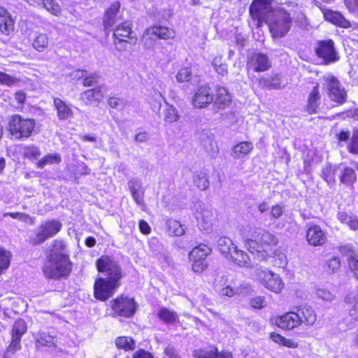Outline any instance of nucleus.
<instances>
[{
    "label": "nucleus",
    "mask_w": 358,
    "mask_h": 358,
    "mask_svg": "<svg viewBox=\"0 0 358 358\" xmlns=\"http://www.w3.org/2000/svg\"><path fill=\"white\" fill-rule=\"evenodd\" d=\"M271 68V62L268 55L262 52H253L248 55L246 60V73L250 81L253 83V72H265Z\"/></svg>",
    "instance_id": "obj_12"
},
{
    "label": "nucleus",
    "mask_w": 358,
    "mask_h": 358,
    "mask_svg": "<svg viewBox=\"0 0 358 358\" xmlns=\"http://www.w3.org/2000/svg\"><path fill=\"white\" fill-rule=\"evenodd\" d=\"M138 308V305L134 297L123 293L113 298L109 304L110 315L113 317L132 318Z\"/></svg>",
    "instance_id": "obj_5"
},
{
    "label": "nucleus",
    "mask_w": 358,
    "mask_h": 358,
    "mask_svg": "<svg viewBox=\"0 0 358 358\" xmlns=\"http://www.w3.org/2000/svg\"><path fill=\"white\" fill-rule=\"evenodd\" d=\"M122 101V100L117 96H111L108 97L107 103L111 108H117Z\"/></svg>",
    "instance_id": "obj_63"
},
{
    "label": "nucleus",
    "mask_w": 358,
    "mask_h": 358,
    "mask_svg": "<svg viewBox=\"0 0 358 358\" xmlns=\"http://www.w3.org/2000/svg\"><path fill=\"white\" fill-rule=\"evenodd\" d=\"M338 178L341 184L345 187H353L357 180V176L355 170L348 166H344L341 170Z\"/></svg>",
    "instance_id": "obj_30"
},
{
    "label": "nucleus",
    "mask_w": 358,
    "mask_h": 358,
    "mask_svg": "<svg viewBox=\"0 0 358 358\" xmlns=\"http://www.w3.org/2000/svg\"><path fill=\"white\" fill-rule=\"evenodd\" d=\"M115 345L119 350L130 352L135 350L136 341L131 336H120L115 338Z\"/></svg>",
    "instance_id": "obj_33"
},
{
    "label": "nucleus",
    "mask_w": 358,
    "mask_h": 358,
    "mask_svg": "<svg viewBox=\"0 0 358 358\" xmlns=\"http://www.w3.org/2000/svg\"><path fill=\"white\" fill-rule=\"evenodd\" d=\"M269 338L275 343L287 348L294 349L299 347L298 342L292 339L287 338L281 334L275 331H272L269 334Z\"/></svg>",
    "instance_id": "obj_34"
},
{
    "label": "nucleus",
    "mask_w": 358,
    "mask_h": 358,
    "mask_svg": "<svg viewBox=\"0 0 358 358\" xmlns=\"http://www.w3.org/2000/svg\"><path fill=\"white\" fill-rule=\"evenodd\" d=\"M53 106L56 110L59 120H65L73 117V112L72 109L61 99L57 97L54 98Z\"/></svg>",
    "instance_id": "obj_29"
},
{
    "label": "nucleus",
    "mask_w": 358,
    "mask_h": 358,
    "mask_svg": "<svg viewBox=\"0 0 358 358\" xmlns=\"http://www.w3.org/2000/svg\"><path fill=\"white\" fill-rule=\"evenodd\" d=\"M96 271L103 276L94 281V298L101 302L110 299L122 285L125 273L121 265L110 255H101L95 262Z\"/></svg>",
    "instance_id": "obj_1"
},
{
    "label": "nucleus",
    "mask_w": 358,
    "mask_h": 358,
    "mask_svg": "<svg viewBox=\"0 0 358 358\" xmlns=\"http://www.w3.org/2000/svg\"><path fill=\"white\" fill-rule=\"evenodd\" d=\"M325 266L328 273H334L341 268V261L338 257L334 256L327 261Z\"/></svg>",
    "instance_id": "obj_48"
},
{
    "label": "nucleus",
    "mask_w": 358,
    "mask_h": 358,
    "mask_svg": "<svg viewBox=\"0 0 358 358\" xmlns=\"http://www.w3.org/2000/svg\"><path fill=\"white\" fill-rule=\"evenodd\" d=\"M138 229L143 235H149L152 230L149 224L144 220H140L138 222Z\"/></svg>",
    "instance_id": "obj_61"
},
{
    "label": "nucleus",
    "mask_w": 358,
    "mask_h": 358,
    "mask_svg": "<svg viewBox=\"0 0 358 358\" xmlns=\"http://www.w3.org/2000/svg\"><path fill=\"white\" fill-rule=\"evenodd\" d=\"M14 96H15V99L16 102L19 105L22 106L26 101V99H27L26 94L24 92L20 90V91L16 92L15 93Z\"/></svg>",
    "instance_id": "obj_64"
},
{
    "label": "nucleus",
    "mask_w": 358,
    "mask_h": 358,
    "mask_svg": "<svg viewBox=\"0 0 358 358\" xmlns=\"http://www.w3.org/2000/svg\"><path fill=\"white\" fill-rule=\"evenodd\" d=\"M15 20L9 11L0 6V32L4 36H10L15 31Z\"/></svg>",
    "instance_id": "obj_24"
},
{
    "label": "nucleus",
    "mask_w": 358,
    "mask_h": 358,
    "mask_svg": "<svg viewBox=\"0 0 358 358\" xmlns=\"http://www.w3.org/2000/svg\"><path fill=\"white\" fill-rule=\"evenodd\" d=\"M21 341L20 338L10 336V342L3 353L4 358H11L17 352L21 350Z\"/></svg>",
    "instance_id": "obj_41"
},
{
    "label": "nucleus",
    "mask_w": 358,
    "mask_h": 358,
    "mask_svg": "<svg viewBox=\"0 0 358 358\" xmlns=\"http://www.w3.org/2000/svg\"><path fill=\"white\" fill-rule=\"evenodd\" d=\"M193 182L201 191L206 190L209 186L208 176L203 171L196 172L194 175Z\"/></svg>",
    "instance_id": "obj_43"
},
{
    "label": "nucleus",
    "mask_w": 358,
    "mask_h": 358,
    "mask_svg": "<svg viewBox=\"0 0 358 358\" xmlns=\"http://www.w3.org/2000/svg\"><path fill=\"white\" fill-rule=\"evenodd\" d=\"M273 0H252L249 6V15L259 28L267 23L272 9Z\"/></svg>",
    "instance_id": "obj_11"
},
{
    "label": "nucleus",
    "mask_w": 358,
    "mask_h": 358,
    "mask_svg": "<svg viewBox=\"0 0 358 358\" xmlns=\"http://www.w3.org/2000/svg\"><path fill=\"white\" fill-rule=\"evenodd\" d=\"M41 3L48 11L51 14L59 16L61 14L62 9L57 2L55 0H41Z\"/></svg>",
    "instance_id": "obj_47"
},
{
    "label": "nucleus",
    "mask_w": 358,
    "mask_h": 358,
    "mask_svg": "<svg viewBox=\"0 0 358 358\" xmlns=\"http://www.w3.org/2000/svg\"><path fill=\"white\" fill-rule=\"evenodd\" d=\"M4 217L9 216L13 219L19 220L31 224L34 223V218L29 216L28 214L20 212H8L3 215Z\"/></svg>",
    "instance_id": "obj_50"
},
{
    "label": "nucleus",
    "mask_w": 358,
    "mask_h": 358,
    "mask_svg": "<svg viewBox=\"0 0 358 358\" xmlns=\"http://www.w3.org/2000/svg\"><path fill=\"white\" fill-rule=\"evenodd\" d=\"M214 94L208 84L199 86L192 97V104L195 108H205L213 102Z\"/></svg>",
    "instance_id": "obj_20"
},
{
    "label": "nucleus",
    "mask_w": 358,
    "mask_h": 358,
    "mask_svg": "<svg viewBox=\"0 0 358 358\" xmlns=\"http://www.w3.org/2000/svg\"><path fill=\"white\" fill-rule=\"evenodd\" d=\"M62 162V156L59 153H49L44 155L36 163L38 169H43L48 164H59Z\"/></svg>",
    "instance_id": "obj_37"
},
{
    "label": "nucleus",
    "mask_w": 358,
    "mask_h": 358,
    "mask_svg": "<svg viewBox=\"0 0 358 358\" xmlns=\"http://www.w3.org/2000/svg\"><path fill=\"white\" fill-rule=\"evenodd\" d=\"M281 15L269 25V31L273 38H280L285 36L292 25V17L285 9L280 10Z\"/></svg>",
    "instance_id": "obj_15"
},
{
    "label": "nucleus",
    "mask_w": 358,
    "mask_h": 358,
    "mask_svg": "<svg viewBox=\"0 0 358 358\" xmlns=\"http://www.w3.org/2000/svg\"><path fill=\"white\" fill-rule=\"evenodd\" d=\"M131 358H154V355L148 350L139 348L133 353Z\"/></svg>",
    "instance_id": "obj_59"
},
{
    "label": "nucleus",
    "mask_w": 358,
    "mask_h": 358,
    "mask_svg": "<svg viewBox=\"0 0 358 358\" xmlns=\"http://www.w3.org/2000/svg\"><path fill=\"white\" fill-rule=\"evenodd\" d=\"M231 96L226 87L222 86L216 87L213 103L218 108H224L231 103Z\"/></svg>",
    "instance_id": "obj_28"
},
{
    "label": "nucleus",
    "mask_w": 358,
    "mask_h": 358,
    "mask_svg": "<svg viewBox=\"0 0 358 358\" xmlns=\"http://www.w3.org/2000/svg\"><path fill=\"white\" fill-rule=\"evenodd\" d=\"M78 72L80 73L78 79L82 80V85L84 87H91L97 83L99 76L96 73H88L85 69H78Z\"/></svg>",
    "instance_id": "obj_42"
},
{
    "label": "nucleus",
    "mask_w": 358,
    "mask_h": 358,
    "mask_svg": "<svg viewBox=\"0 0 358 358\" xmlns=\"http://www.w3.org/2000/svg\"><path fill=\"white\" fill-rule=\"evenodd\" d=\"M138 36L134 30V24L130 20H124L117 24L113 30V43L118 50L125 48V45H136Z\"/></svg>",
    "instance_id": "obj_7"
},
{
    "label": "nucleus",
    "mask_w": 358,
    "mask_h": 358,
    "mask_svg": "<svg viewBox=\"0 0 358 358\" xmlns=\"http://www.w3.org/2000/svg\"><path fill=\"white\" fill-rule=\"evenodd\" d=\"M321 94L320 85L316 83L312 90L308 93L304 110L308 115L316 114L320 110Z\"/></svg>",
    "instance_id": "obj_22"
},
{
    "label": "nucleus",
    "mask_w": 358,
    "mask_h": 358,
    "mask_svg": "<svg viewBox=\"0 0 358 358\" xmlns=\"http://www.w3.org/2000/svg\"><path fill=\"white\" fill-rule=\"evenodd\" d=\"M250 305L255 309H262L266 306L265 298L262 296H255L250 299Z\"/></svg>",
    "instance_id": "obj_56"
},
{
    "label": "nucleus",
    "mask_w": 358,
    "mask_h": 358,
    "mask_svg": "<svg viewBox=\"0 0 358 358\" xmlns=\"http://www.w3.org/2000/svg\"><path fill=\"white\" fill-rule=\"evenodd\" d=\"M24 157L34 160L37 159L41 155V151L38 148L34 145H29L25 148L24 153Z\"/></svg>",
    "instance_id": "obj_54"
},
{
    "label": "nucleus",
    "mask_w": 358,
    "mask_h": 358,
    "mask_svg": "<svg viewBox=\"0 0 358 358\" xmlns=\"http://www.w3.org/2000/svg\"><path fill=\"white\" fill-rule=\"evenodd\" d=\"M121 3L118 1L112 3L104 11L103 25L106 29L113 27L115 22L122 18Z\"/></svg>",
    "instance_id": "obj_23"
},
{
    "label": "nucleus",
    "mask_w": 358,
    "mask_h": 358,
    "mask_svg": "<svg viewBox=\"0 0 358 358\" xmlns=\"http://www.w3.org/2000/svg\"><path fill=\"white\" fill-rule=\"evenodd\" d=\"M129 190L134 201L138 205H144V192L138 190L134 186L130 187Z\"/></svg>",
    "instance_id": "obj_55"
},
{
    "label": "nucleus",
    "mask_w": 358,
    "mask_h": 358,
    "mask_svg": "<svg viewBox=\"0 0 358 358\" xmlns=\"http://www.w3.org/2000/svg\"><path fill=\"white\" fill-rule=\"evenodd\" d=\"M322 178L328 183L335 182V169L331 165L326 166L322 170Z\"/></svg>",
    "instance_id": "obj_52"
},
{
    "label": "nucleus",
    "mask_w": 358,
    "mask_h": 358,
    "mask_svg": "<svg viewBox=\"0 0 358 358\" xmlns=\"http://www.w3.org/2000/svg\"><path fill=\"white\" fill-rule=\"evenodd\" d=\"M166 229L170 235L174 236H180L185 234V228L180 222L171 218L166 221Z\"/></svg>",
    "instance_id": "obj_40"
},
{
    "label": "nucleus",
    "mask_w": 358,
    "mask_h": 358,
    "mask_svg": "<svg viewBox=\"0 0 358 358\" xmlns=\"http://www.w3.org/2000/svg\"><path fill=\"white\" fill-rule=\"evenodd\" d=\"M347 149L350 154L358 155V129L353 131Z\"/></svg>",
    "instance_id": "obj_49"
},
{
    "label": "nucleus",
    "mask_w": 358,
    "mask_h": 358,
    "mask_svg": "<svg viewBox=\"0 0 358 358\" xmlns=\"http://www.w3.org/2000/svg\"><path fill=\"white\" fill-rule=\"evenodd\" d=\"M343 302L347 306V315L350 320L358 322V293L346 295Z\"/></svg>",
    "instance_id": "obj_26"
},
{
    "label": "nucleus",
    "mask_w": 358,
    "mask_h": 358,
    "mask_svg": "<svg viewBox=\"0 0 358 358\" xmlns=\"http://www.w3.org/2000/svg\"><path fill=\"white\" fill-rule=\"evenodd\" d=\"M164 358H182L177 349L171 345H167L164 350Z\"/></svg>",
    "instance_id": "obj_57"
},
{
    "label": "nucleus",
    "mask_w": 358,
    "mask_h": 358,
    "mask_svg": "<svg viewBox=\"0 0 358 358\" xmlns=\"http://www.w3.org/2000/svg\"><path fill=\"white\" fill-rule=\"evenodd\" d=\"M339 255L346 258L348 268L352 276L358 280V252L350 243L341 244L336 248Z\"/></svg>",
    "instance_id": "obj_16"
},
{
    "label": "nucleus",
    "mask_w": 358,
    "mask_h": 358,
    "mask_svg": "<svg viewBox=\"0 0 358 358\" xmlns=\"http://www.w3.org/2000/svg\"><path fill=\"white\" fill-rule=\"evenodd\" d=\"M157 317L167 324H173L179 322L178 313L166 307H162L159 309Z\"/></svg>",
    "instance_id": "obj_32"
},
{
    "label": "nucleus",
    "mask_w": 358,
    "mask_h": 358,
    "mask_svg": "<svg viewBox=\"0 0 358 358\" xmlns=\"http://www.w3.org/2000/svg\"><path fill=\"white\" fill-rule=\"evenodd\" d=\"M306 240L313 247H321L327 242V233L320 225L309 223L306 225Z\"/></svg>",
    "instance_id": "obj_17"
},
{
    "label": "nucleus",
    "mask_w": 358,
    "mask_h": 358,
    "mask_svg": "<svg viewBox=\"0 0 358 358\" xmlns=\"http://www.w3.org/2000/svg\"><path fill=\"white\" fill-rule=\"evenodd\" d=\"M19 82V80L7 74L3 71H0V85L10 87L16 85Z\"/></svg>",
    "instance_id": "obj_53"
},
{
    "label": "nucleus",
    "mask_w": 358,
    "mask_h": 358,
    "mask_svg": "<svg viewBox=\"0 0 358 358\" xmlns=\"http://www.w3.org/2000/svg\"><path fill=\"white\" fill-rule=\"evenodd\" d=\"M343 222H345L350 229L353 230L358 229V219L354 217H349L345 215V217L342 219Z\"/></svg>",
    "instance_id": "obj_60"
},
{
    "label": "nucleus",
    "mask_w": 358,
    "mask_h": 358,
    "mask_svg": "<svg viewBox=\"0 0 358 358\" xmlns=\"http://www.w3.org/2000/svg\"><path fill=\"white\" fill-rule=\"evenodd\" d=\"M36 125L35 119L25 118L19 114H14L9 118L7 130L15 139H27L33 134Z\"/></svg>",
    "instance_id": "obj_6"
},
{
    "label": "nucleus",
    "mask_w": 358,
    "mask_h": 358,
    "mask_svg": "<svg viewBox=\"0 0 358 358\" xmlns=\"http://www.w3.org/2000/svg\"><path fill=\"white\" fill-rule=\"evenodd\" d=\"M214 289L221 296L233 297L237 293V288L233 287L226 277H220L214 282Z\"/></svg>",
    "instance_id": "obj_25"
},
{
    "label": "nucleus",
    "mask_w": 358,
    "mask_h": 358,
    "mask_svg": "<svg viewBox=\"0 0 358 358\" xmlns=\"http://www.w3.org/2000/svg\"><path fill=\"white\" fill-rule=\"evenodd\" d=\"M317 6L322 13L324 21L342 29H349L352 27L350 20L341 11L327 8L321 4Z\"/></svg>",
    "instance_id": "obj_19"
},
{
    "label": "nucleus",
    "mask_w": 358,
    "mask_h": 358,
    "mask_svg": "<svg viewBox=\"0 0 358 358\" xmlns=\"http://www.w3.org/2000/svg\"><path fill=\"white\" fill-rule=\"evenodd\" d=\"M180 118L178 110L173 106H167L164 111V121L166 124H171L177 122Z\"/></svg>",
    "instance_id": "obj_45"
},
{
    "label": "nucleus",
    "mask_w": 358,
    "mask_h": 358,
    "mask_svg": "<svg viewBox=\"0 0 358 358\" xmlns=\"http://www.w3.org/2000/svg\"><path fill=\"white\" fill-rule=\"evenodd\" d=\"M12 254L9 250L0 246V275L8 268L10 264Z\"/></svg>",
    "instance_id": "obj_44"
},
{
    "label": "nucleus",
    "mask_w": 358,
    "mask_h": 358,
    "mask_svg": "<svg viewBox=\"0 0 358 358\" xmlns=\"http://www.w3.org/2000/svg\"><path fill=\"white\" fill-rule=\"evenodd\" d=\"M259 88L266 90H280L282 85V76L278 73H272L270 75L262 76L255 79Z\"/></svg>",
    "instance_id": "obj_21"
},
{
    "label": "nucleus",
    "mask_w": 358,
    "mask_h": 358,
    "mask_svg": "<svg viewBox=\"0 0 358 358\" xmlns=\"http://www.w3.org/2000/svg\"><path fill=\"white\" fill-rule=\"evenodd\" d=\"M27 324L24 320L19 318L16 320L10 329V336L22 339V337L27 331Z\"/></svg>",
    "instance_id": "obj_38"
},
{
    "label": "nucleus",
    "mask_w": 358,
    "mask_h": 358,
    "mask_svg": "<svg viewBox=\"0 0 358 358\" xmlns=\"http://www.w3.org/2000/svg\"><path fill=\"white\" fill-rule=\"evenodd\" d=\"M101 86H97L92 89L87 90L81 94V100L86 103H92L100 102L103 98V94L101 90Z\"/></svg>",
    "instance_id": "obj_31"
},
{
    "label": "nucleus",
    "mask_w": 358,
    "mask_h": 358,
    "mask_svg": "<svg viewBox=\"0 0 358 358\" xmlns=\"http://www.w3.org/2000/svg\"><path fill=\"white\" fill-rule=\"evenodd\" d=\"M62 229V224L59 220H47L40 224L34 236L29 239V243L33 246L41 245L48 239L55 236Z\"/></svg>",
    "instance_id": "obj_9"
},
{
    "label": "nucleus",
    "mask_w": 358,
    "mask_h": 358,
    "mask_svg": "<svg viewBox=\"0 0 358 358\" xmlns=\"http://www.w3.org/2000/svg\"><path fill=\"white\" fill-rule=\"evenodd\" d=\"M176 34V31L173 28L161 24H152L145 29L142 41L145 45H148L155 40H173Z\"/></svg>",
    "instance_id": "obj_14"
},
{
    "label": "nucleus",
    "mask_w": 358,
    "mask_h": 358,
    "mask_svg": "<svg viewBox=\"0 0 358 358\" xmlns=\"http://www.w3.org/2000/svg\"><path fill=\"white\" fill-rule=\"evenodd\" d=\"M252 238L243 237L245 248L261 260L273 257L277 255L278 238L269 232L263 230H253Z\"/></svg>",
    "instance_id": "obj_4"
},
{
    "label": "nucleus",
    "mask_w": 358,
    "mask_h": 358,
    "mask_svg": "<svg viewBox=\"0 0 358 358\" xmlns=\"http://www.w3.org/2000/svg\"><path fill=\"white\" fill-rule=\"evenodd\" d=\"M315 54L324 65L334 63L340 59L335 42L331 38L317 41L315 47Z\"/></svg>",
    "instance_id": "obj_13"
},
{
    "label": "nucleus",
    "mask_w": 358,
    "mask_h": 358,
    "mask_svg": "<svg viewBox=\"0 0 358 358\" xmlns=\"http://www.w3.org/2000/svg\"><path fill=\"white\" fill-rule=\"evenodd\" d=\"M317 315L313 308L308 305L296 306L294 310L278 314L270 317V323L280 329L292 331L302 324L313 325Z\"/></svg>",
    "instance_id": "obj_3"
},
{
    "label": "nucleus",
    "mask_w": 358,
    "mask_h": 358,
    "mask_svg": "<svg viewBox=\"0 0 358 358\" xmlns=\"http://www.w3.org/2000/svg\"><path fill=\"white\" fill-rule=\"evenodd\" d=\"M217 348L216 345H212L209 346L208 350L199 349L194 350L193 355L195 358H215Z\"/></svg>",
    "instance_id": "obj_46"
},
{
    "label": "nucleus",
    "mask_w": 358,
    "mask_h": 358,
    "mask_svg": "<svg viewBox=\"0 0 358 358\" xmlns=\"http://www.w3.org/2000/svg\"><path fill=\"white\" fill-rule=\"evenodd\" d=\"M345 6L351 14H358V0H343Z\"/></svg>",
    "instance_id": "obj_58"
},
{
    "label": "nucleus",
    "mask_w": 358,
    "mask_h": 358,
    "mask_svg": "<svg viewBox=\"0 0 358 358\" xmlns=\"http://www.w3.org/2000/svg\"><path fill=\"white\" fill-rule=\"evenodd\" d=\"M283 213V208L280 204L274 205L271 210V216L275 218H279L282 215Z\"/></svg>",
    "instance_id": "obj_62"
},
{
    "label": "nucleus",
    "mask_w": 358,
    "mask_h": 358,
    "mask_svg": "<svg viewBox=\"0 0 358 358\" xmlns=\"http://www.w3.org/2000/svg\"><path fill=\"white\" fill-rule=\"evenodd\" d=\"M227 259L232 264L240 267L250 268L251 266L250 256L246 252L238 249L237 247L234 250Z\"/></svg>",
    "instance_id": "obj_27"
},
{
    "label": "nucleus",
    "mask_w": 358,
    "mask_h": 358,
    "mask_svg": "<svg viewBox=\"0 0 358 358\" xmlns=\"http://www.w3.org/2000/svg\"><path fill=\"white\" fill-rule=\"evenodd\" d=\"M261 285L269 291L279 294L284 289V283L278 274L271 271H262L258 274Z\"/></svg>",
    "instance_id": "obj_18"
},
{
    "label": "nucleus",
    "mask_w": 358,
    "mask_h": 358,
    "mask_svg": "<svg viewBox=\"0 0 358 358\" xmlns=\"http://www.w3.org/2000/svg\"><path fill=\"white\" fill-rule=\"evenodd\" d=\"M236 247L237 246L234 244L233 241L229 238L221 237L218 240V250L227 259L230 256Z\"/></svg>",
    "instance_id": "obj_36"
},
{
    "label": "nucleus",
    "mask_w": 358,
    "mask_h": 358,
    "mask_svg": "<svg viewBox=\"0 0 358 358\" xmlns=\"http://www.w3.org/2000/svg\"><path fill=\"white\" fill-rule=\"evenodd\" d=\"M49 37L45 33H36L32 41V47L38 52H43L49 46Z\"/></svg>",
    "instance_id": "obj_35"
},
{
    "label": "nucleus",
    "mask_w": 358,
    "mask_h": 358,
    "mask_svg": "<svg viewBox=\"0 0 358 358\" xmlns=\"http://www.w3.org/2000/svg\"><path fill=\"white\" fill-rule=\"evenodd\" d=\"M253 150V144L250 141H243L236 144L232 150L236 157H244Z\"/></svg>",
    "instance_id": "obj_39"
},
{
    "label": "nucleus",
    "mask_w": 358,
    "mask_h": 358,
    "mask_svg": "<svg viewBox=\"0 0 358 358\" xmlns=\"http://www.w3.org/2000/svg\"><path fill=\"white\" fill-rule=\"evenodd\" d=\"M73 263L71 259L67 245L62 239L54 240L46 254L42 272L47 279L59 280L67 279L73 271Z\"/></svg>",
    "instance_id": "obj_2"
},
{
    "label": "nucleus",
    "mask_w": 358,
    "mask_h": 358,
    "mask_svg": "<svg viewBox=\"0 0 358 358\" xmlns=\"http://www.w3.org/2000/svg\"><path fill=\"white\" fill-rule=\"evenodd\" d=\"M212 253L211 248L201 243L193 247L188 253L191 269L195 273L201 274L208 268L207 258Z\"/></svg>",
    "instance_id": "obj_8"
},
{
    "label": "nucleus",
    "mask_w": 358,
    "mask_h": 358,
    "mask_svg": "<svg viewBox=\"0 0 358 358\" xmlns=\"http://www.w3.org/2000/svg\"><path fill=\"white\" fill-rule=\"evenodd\" d=\"M176 79L180 83L188 82L192 79V71L189 66H184L179 69Z\"/></svg>",
    "instance_id": "obj_51"
},
{
    "label": "nucleus",
    "mask_w": 358,
    "mask_h": 358,
    "mask_svg": "<svg viewBox=\"0 0 358 358\" xmlns=\"http://www.w3.org/2000/svg\"><path fill=\"white\" fill-rule=\"evenodd\" d=\"M323 80L326 93L335 106H340L347 102L348 92L336 76L329 74L323 78Z\"/></svg>",
    "instance_id": "obj_10"
}]
</instances>
